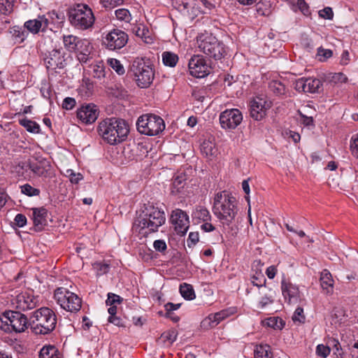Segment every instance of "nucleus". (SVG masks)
<instances>
[{"label":"nucleus","mask_w":358,"mask_h":358,"mask_svg":"<svg viewBox=\"0 0 358 358\" xmlns=\"http://www.w3.org/2000/svg\"><path fill=\"white\" fill-rule=\"evenodd\" d=\"M165 220L164 212L148 203L144 205V209L135 219L132 228L134 231L145 236L157 231Z\"/></svg>","instance_id":"obj_1"},{"label":"nucleus","mask_w":358,"mask_h":358,"mask_svg":"<svg viewBox=\"0 0 358 358\" xmlns=\"http://www.w3.org/2000/svg\"><path fill=\"white\" fill-rule=\"evenodd\" d=\"M129 131V125L122 119L112 117L99 123L98 132L103 139L110 145L124 141Z\"/></svg>","instance_id":"obj_2"},{"label":"nucleus","mask_w":358,"mask_h":358,"mask_svg":"<svg viewBox=\"0 0 358 358\" xmlns=\"http://www.w3.org/2000/svg\"><path fill=\"white\" fill-rule=\"evenodd\" d=\"M237 211L236 199L231 194L223 191L215 194L213 212L223 224H231Z\"/></svg>","instance_id":"obj_3"},{"label":"nucleus","mask_w":358,"mask_h":358,"mask_svg":"<svg viewBox=\"0 0 358 358\" xmlns=\"http://www.w3.org/2000/svg\"><path fill=\"white\" fill-rule=\"evenodd\" d=\"M30 320L29 326L35 334H48L55 329L57 324L55 312L48 307L34 311Z\"/></svg>","instance_id":"obj_4"},{"label":"nucleus","mask_w":358,"mask_h":358,"mask_svg":"<svg viewBox=\"0 0 358 358\" xmlns=\"http://www.w3.org/2000/svg\"><path fill=\"white\" fill-rule=\"evenodd\" d=\"M128 74L141 88L148 87L155 77V72L149 59L143 57H136L133 60Z\"/></svg>","instance_id":"obj_5"},{"label":"nucleus","mask_w":358,"mask_h":358,"mask_svg":"<svg viewBox=\"0 0 358 358\" xmlns=\"http://www.w3.org/2000/svg\"><path fill=\"white\" fill-rule=\"evenodd\" d=\"M199 50L209 57L220 60L227 54L224 44L212 34H203L197 37Z\"/></svg>","instance_id":"obj_6"},{"label":"nucleus","mask_w":358,"mask_h":358,"mask_svg":"<svg viewBox=\"0 0 358 358\" xmlns=\"http://www.w3.org/2000/svg\"><path fill=\"white\" fill-rule=\"evenodd\" d=\"M69 20L74 27L85 30L92 27L94 16L92 9L86 4H77L69 10Z\"/></svg>","instance_id":"obj_7"},{"label":"nucleus","mask_w":358,"mask_h":358,"mask_svg":"<svg viewBox=\"0 0 358 358\" xmlns=\"http://www.w3.org/2000/svg\"><path fill=\"white\" fill-rule=\"evenodd\" d=\"M29 326L27 317L18 311H6L0 317V329L6 332L21 333Z\"/></svg>","instance_id":"obj_8"},{"label":"nucleus","mask_w":358,"mask_h":358,"mask_svg":"<svg viewBox=\"0 0 358 358\" xmlns=\"http://www.w3.org/2000/svg\"><path fill=\"white\" fill-rule=\"evenodd\" d=\"M136 124L138 131L147 136H157L165 129L164 120L159 115L152 113L141 115Z\"/></svg>","instance_id":"obj_9"},{"label":"nucleus","mask_w":358,"mask_h":358,"mask_svg":"<svg viewBox=\"0 0 358 358\" xmlns=\"http://www.w3.org/2000/svg\"><path fill=\"white\" fill-rule=\"evenodd\" d=\"M54 297L61 308L67 311L77 312L81 308V299L66 288H57L55 291Z\"/></svg>","instance_id":"obj_10"},{"label":"nucleus","mask_w":358,"mask_h":358,"mask_svg":"<svg viewBox=\"0 0 358 358\" xmlns=\"http://www.w3.org/2000/svg\"><path fill=\"white\" fill-rule=\"evenodd\" d=\"M128 41V35L123 31L114 29L107 34L103 43L110 50L122 48Z\"/></svg>","instance_id":"obj_11"},{"label":"nucleus","mask_w":358,"mask_h":358,"mask_svg":"<svg viewBox=\"0 0 358 358\" xmlns=\"http://www.w3.org/2000/svg\"><path fill=\"white\" fill-rule=\"evenodd\" d=\"M242 120L243 115L237 108L227 109L220 115V123L224 129H236Z\"/></svg>","instance_id":"obj_12"},{"label":"nucleus","mask_w":358,"mask_h":358,"mask_svg":"<svg viewBox=\"0 0 358 358\" xmlns=\"http://www.w3.org/2000/svg\"><path fill=\"white\" fill-rule=\"evenodd\" d=\"M188 67L190 74L196 78H203L210 73V66L200 55H194L189 61Z\"/></svg>","instance_id":"obj_13"},{"label":"nucleus","mask_w":358,"mask_h":358,"mask_svg":"<svg viewBox=\"0 0 358 358\" xmlns=\"http://www.w3.org/2000/svg\"><path fill=\"white\" fill-rule=\"evenodd\" d=\"M294 89L305 93H319L322 90V83L320 80L313 78H301L294 83Z\"/></svg>","instance_id":"obj_14"},{"label":"nucleus","mask_w":358,"mask_h":358,"mask_svg":"<svg viewBox=\"0 0 358 358\" xmlns=\"http://www.w3.org/2000/svg\"><path fill=\"white\" fill-rule=\"evenodd\" d=\"M44 63L48 69L57 70L64 69L66 65L64 54L61 50L54 49L44 57Z\"/></svg>","instance_id":"obj_15"},{"label":"nucleus","mask_w":358,"mask_h":358,"mask_svg":"<svg viewBox=\"0 0 358 358\" xmlns=\"http://www.w3.org/2000/svg\"><path fill=\"white\" fill-rule=\"evenodd\" d=\"M171 221L174 225V228L178 234L184 235L186 234L189 226V216L187 214L180 210L176 209L173 210L171 215Z\"/></svg>","instance_id":"obj_16"},{"label":"nucleus","mask_w":358,"mask_h":358,"mask_svg":"<svg viewBox=\"0 0 358 358\" xmlns=\"http://www.w3.org/2000/svg\"><path fill=\"white\" fill-rule=\"evenodd\" d=\"M13 303L17 309L25 311L36 308L38 306V299L31 293L25 292L17 294L13 299Z\"/></svg>","instance_id":"obj_17"},{"label":"nucleus","mask_w":358,"mask_h":358,"mask_svg":"<svg viewBox=\"0 0 358 358\" xmlns=\"http://www.w3.org/2000/svg\"><path fill=\"white\" fill-rule=\"evenodd\" d=\"M99 115L96 106L93 103L82 105L77 110L78 118L85 124H92L96 121Z\"/></svg>","instance_id":"obj_18"},{"label":"nucleus","mask_w":358,"mask_h":358,"mask_svg":"<svg viewBox=\"0 0 358 358\" xmlns=\"http://www.w3.org/2000/svg\"><path fill=\"white\" fill-rule=\"evenodd\" d=\"M266 101L263 98L257 96L250 101V113L254 120H262L266 115Z\"/></svg>","instance_id":"obj_19"},{"label":"nucleus","mask_w":358,"mask_h":358,"mask_svg":"<svg viewBox=\"0 0 358 358\" xmlns=\"http://www.w3.org/2000/svg\"><path fill=\"white\" fill-rule=\"evenodd\" d=\"M28 166L34 174L40 177H51L52 173V166L45 159H41L36 162H29Z\"/></svg>","instance_id":"obj_20"},{"label":"nucleus","mask_w":358,"mask_h":358,"mask_svg":"<svg viewBox=\"0 0 358 358\" xmlns=\"http://www.w3.org/2000/svg\"><path fill=\"white\" fill-rule=\"evenodd\" d=\"M76 50L77 51L78 59L83 63H86L92 58V46L90 42L87 39H81L78 41V45Z\"/></svg>","instance_id":"obj_21"},{"label":"nucleus","mask_w":358,"mask_h":358,"mask_svg":"<svg viewBox=\"0 0 358 358\" xmlns=\"http://www.w3.org/2000/svg\"><path fill=\"white\" fill-rule=\"evenodd\" d=\"M33 210V222L35 230L42 231L47 225L48 210L43 208H35Z\"/></svg>","instance_id":"obj_22"},{"label":"nucleus","mask_w":358,"mask_h":358,"mask_svg":"<svg viewBox=\"0 0 358 358\" xmlns=\"http://www.w3.org/2000/svg\"><path fill=\"white\" fill-rule=\"evenodd\" d=\"M48 25V20L44 16H38V19L29 20L24 23V28L33 34H37L41 29L45 30Z\"/></svg>","instance_id":"obj_23"},{"label":"nucleus","mask_w":358,"mask_h":358,"mask_svg":"<svg viewBox=\"0 0 358 358\" xmlns=\"http://www.w3.org/2000/svg\"><path fill=\"white\" fill-rule=\"evenodd\" d=\"M320 280L323 292L327 294H332L334 282L331 273L327 269H324L321 272Z\"/></svg>","instance_id":"obj_24"},{"label":"nucleus","mask_w":358,"mask_h":358,"mask_svg":"<svg viewBox=\"0 0 358 358\" xmlns=\"http://www.w3.org/2000/svg\"><path fill=\"white\" fill-rule=\"evenodd\" d=\"M281 289L285 299H287L289 303L291 301L292 299L296 298L298 296V287H296L292 283L286 282L285 280H282Z\"/></svg>","instance_id":"obj_25"},{"label":"nucleus","mask_w":358,"mask_h":358,"mask_svg":"<svg viewBox=\"0 0 358 358\" xmlns=\"http://www.w3.org/2000/svg\"><path fill=\"white\" fill-rule=\"evenodd\" d=\"M185 184L186 176L185 174L181 173L174 177L171 186V194L176 195L181 192Z\"/></svg>","instance_id":"obj_26"},{"label":"nucleus","mask_w":358,"mask_h":358,"mask_svg":"<svg viewBox=\"0 0 358 358\" xmlns=\"http://www.w3.org/2000/svg\"><path fill=\"white\" fill-rule=\"evenodd\" d=\"M200 148L201 153L206 157L215 156L217 152L215 144L210 140H204Z\"/></svg>","instance_id":"obj_27"},{"label":"nucleus","mask_w":358,"mask_h":358,"mask_svg":"<svg viewBox=\"0 0 358 358\" xmlns=\"http://www.w3.org/2000/svg\"><path fill=\"white\" fill-rule=\"evenodd\" d=\"M39 358H62L59 350L53 345L44 346L39 352Z\"/></svg>","instance_id":"obj_28"},{"label":"nucleus","mask_w":358,"mask_h":358,"mask_svg":"<svg viewBox=\"0 0 358 358\" xmlns=\"http://www.w3.org/2000/svg\"><path fill=\"white\" fill-rule=\"evenodd\" d=\"M255 358H271L272 352L270 345L260 344L256 346L254 352Z\"/></svg>","instance_id":"obj_29"},{"label":"nucleus","mask_w":358,"mask_h":358,"mask_svg":"<svg viewBox=\"0 0 358 358\" xmlns=\"http://www.w3.org/2000/svg\"><path fill=\"white\" fill-rule=\"evenodd\" d=\"M19 124L24 127L27 131L34 134L40 132V126L36 122L24 117L19 120Z\"/></svg>","instance_id":"obj_30"},{"label":"nucleus","mask_w":358,"mask_h":358,"mask_svg":"<svg viewBox=\"0 0 358 358\" xmlns=\"http://www.w3.org/2000/svg\"><path fill=\"white\" fill-rule=\"evenodd\" d=\"M269 90L275 95L280 96L285 94L286 87L280 80H273L268 83Z\"/></svg>","instance_id":"obj_31"},{"label":"nucleus","mask_w":358,"mask_h":358,"mask_svg":"<svg viewBox=\"0 0 358 358\" xmlns=\"http://www.w3.org/2000/svg\"><path fill=\"white\" fill-rule=\"evenodd\" d=\"M10 33L19 43L23 42L28 35V32L25 30L24 27H20L19 26H14L10 28Z\"/></svg>","instance_id":"obj_32"},{"label":"nucleus","mask_w":358,"mask_h":358,"mask_svg":"<svg viewBox=\"0 0 358 358\" xmlns=\"http://www.w3.org/2000/svg\"><path fill=\"white\" fill-rule=\"evenodd\" d=\"M80 40L73 35L64 36L63 37L64 47L69 51H75L78 45V41Z\"/></svg>","instance_id":"obj_33"},{"label":"nucleus","mask_w":358,"mask_h":358,"mask_svg":"<svg viewBox=\"0 0 358 358\" xmlns=\"http://www.w3.org/2000/svg\"><path fill=\"white\" fill-rule=\"evenodd\" d=\"M162 61L165 66L174 67L178 62V56L171 52H164L162 53Z\"/></svg>","instance_id":"obj_34"},{"label":"nucleus","mask_w":358,"mask_h":358,"mask_svg":"<svg viewBox=\"0 0 358 358\" xmlns=\"http://www.w3.org/2000/svg\"><path fill=\"white\" fill-rule=\"evenodd\" d=\"M180 292L186 300H192L195 298L194 290L191 285L187 283L180 285Z\"/></svg>","instance_id":"obj_35"},{"label":"nucleus","mask_w":358,"mask_h":358,"mask_svg":"<svg viewBox=\"0 0 358 358\" xmlns=\"http://www.w3.org/2000/svg\"><path fill=\"white\" fill-rule=\"evenodd\" d=\"M193 217L203 222H208L210 220L211 216L207 208L199 206L194 212Z\"/></svg>","instance_id":"obj_36"},{"label":"nucleus","mask_w":358,"mask_h":358,"mask_svg":"<svg viewBox=\"0 0 358 358\" xmlns=\"http://www.w3.org/2000/svg\"><path fill=\"white\" fill-rule=\"evenodd\" d=\"M135 33L137 36L143 39L146 43H152V38L150 36L149 29L145 26L142 25L141 27H138L135 31Z\"/></svg>","instance_id":"obj_37"},{"label":"nucleus","mask_w":358,"mask_h":358,"mask_svg":"<svg viewBox=\"0 0 358 358\" xmlns=\"http://www.w3.org/2000/svg\"><path fill=\"white\" fill-rule=\"evenodd\" d=\"M251 280L252 285L258 287L265 286L266 282V280L264 274L262 273V271H259V272L256 271L255 274H253L251 277Z\"/></svg>","instance_id":"obj_38"},{"label":"nucleus","mask_w":358,"mask_h":358,"mask_svg":"<svg viewBox=\"0 0 358 358\" xmlns=\"http://www.w3.org/2000/svg\"><path fill=\"white\" fill-rule=\"evenodd\" d=\"M110 66L120 76L124 74L125 69L120 62L114 58H111L108 61Z\"/></svg>","instance_id":"obj_39"},{"label":"nucleus","mask_w":358,"mask_h":358,"mask_svg":"<svg viewBox=\"0 0 358 358\" xmlns=\"http://www.w3.org/2000/svg\"><path fill=\"white\" fill-rule=\"evenodd\" d=\"M176 338L177 332L173 329L164 331L160 336V339L164 343L168 342L169 344H172L176 340Z\"/></svg>","instance_id":"obj_40"},{"label":"nucleus","mask_w":358,"mask_h":358,"mask_svg":"<svg viewBox=\"0 0 358 358\" xmlns=\"http://www.w3.org/2000/svg\"><path fill=\"white\" fill-rule=\"evenodd\" d=\"M328 78L329 82L334 84L343 83H346L348 80L347 76L341 72L330 73Z\"/></svg>","instance_id":"obj_41"},{"label":"nucleus","mask_w":358,"mask_h":358,"mask_svg":"<svg viewBox=\"0 0 358 358\" xmlns=\"http://www.w3.org/2000/svg\"><path fill=\"white\" fill-rule=\"evenodd\" d=\"M266 325L275 329H282L285 326V322L278 317H270L266 320Z\"/></svg>","instance_id":"obj_42"},{"label":"nucleus","mask_w":358,"mask_h":358,"mask_svg":"<svg viewBox=\"0 0 358 358\" xmlns=\"http://www.w3.org/2000/svg\"><path fill=\"white\" fill-rule=\"evenodd\" d=\"M20 188L22 193L29 196H38L40 194V190L37 188L33 187L29 184L22 185Z\"/></svg>","instance_id":"obj_43"},{"label":"nucleus","mask_w":358,"mask_h":358,"mask_svg":"<svg viewBox=\"0 0 358 358\" xmlns=\"http://www.w3.org/2000/svg\"><path fill=\"white\" fill-rule=\"evenodd\" d=\"M216 320V317H213V314H210L201 322V325L204 329L213 328L217 325Z\"/></svg>","instance_id":"obj_44"},{"label":"nucleus","mask_w":358,"mask_h":358,"mask_svg":"<svg viewBox=\"0 0 358 358\" xmlns=\"http://www.w3.org/2000/svg\"><path fill=\"white\" fill-rule=\"evenodd\" d=\"M115 15L120 20L129 22L131 20V15L129 11L125 8H120L115 10Z\"/></svg>","instance_id":"obj_45"},{"label":"nucleus","mask_w":358,"mask_h":358,"mask_svg":"<svg viewBox=\"0 0 358 358\" xmlns=\"http://www.w3.org/2000/svg\"><path fill=\"white\" fill-rule=\"evenodd\" d=\"M333 55V52L329 49H324L322 47L317 48V56L319 57V60L324 62L327 59L330 58Z\"/></svg>","instance_id":"obj_46"},{"label":"nucleus","mask_w":358,"mask_h":358,"mask_svg":"<svg viewBox=\"0 0 358 358\" xmlns=\"http://www.w3.org/2000/svg\"><path fill=\"white\" fill-rule=\"evenodd\" d=\"M330 348L323 344L317 345L316 348V354L322 358H326L330 354Z\"/></svg>","instance_id":"obj_47"},{"label":"nucleus","mask_w":358,"mask_h":358,"mask_svg":"<svg viewBox=\"0 0 358 358\" xmlns=\"http://www.w3.org/2000/svg\"><path fill=\"white\" fill-rule=\"evenodd\" d=\"M296 6L306 16L310 15V10L308 4L305 0H297Z\"/></svg>","instance_id":"obj_48"},{"label":"nucleus","mask_w":358,"mask_h":358,"mask_svg":"<svg viewBox=\"0 0 358 358\" xmlns=\"http://www.w3.org/2000/svg\"><path fill=\"white\" fill-rule=\"evenodd\" d=\"M306 317L303 315V309L301 307H298L292 316V320L294 322L303 323L305 322Z\"/></svg>","instance_id":"obj_49"},{"label":"nucleus","mask_w":358,"mask_h":358,"mask_svg":"<svg viewBox=\"0 0 358 358\" xmlns=\"http://www.w3.org/2000/svg\"><path fill=\"white\" fill-rule=\"evenodd\" d=\"M350 150L352 155L358 159V134L354 135L351 138Z\"/></svg>","instance_id":"obj_50"},{"label":"nucleus","mask_w":358,"mask_h":358,"mask_svg":"<svg viewBox=\"0 0 358 358\" xmlns=\"http://www.w3.org/2000/svg\"><path fill=\"white\" fill-rule=\"evenodd\" d=\"M318 15L321 18L325 20H332L334 18V12L331 7H325L318 12Z\"/></svg>","instance_id":"obj_51"},{"label":"nucleus","mask_w":358,"mask_h":358,"mask_svg":"<svg viewBox=\"0 0 358 358\" xmlns=\"http://www.w3.org/2000/svg\"><path fill=\"white\" fill-rule=\"evenodd\" d=\"M93 76L97 78H102L105 77V69L103 65L95 64L92 66Z\"/></svg>","instance_id":"obj_52"},{"label":"nucleus","mask_w":358,"mask_h":358,"mask_svg":"<svg viewBox=\"0 0 358 358\" xmlns=\"http://www.w3.org/2000/svg\"><path fill=\"white\" fill-rule=\"evenodd\" d=\"M123 301V299L117 294L113 293L108 294V299L106 301L108 306H112L115 303H121Z\"/></svg>","instance_id":"obj_53"},{"label":"nucleus","mask_w":358,"mask_h":358,"mask_svg":"<svg viewBox=\"0 0 358 358\" xmlns=\"http://www.w3.org/2000/svg\"><path fill=\"white\" fill-rule=\"evenodd\" d=\"M180 303H173L171 302H169L166 304H165V316H170V314H173V311L178 309L180 307Z\"/></svg>","instance_id":"obj_54"},{"label":"nucleus","mask_w":358,"mask_h":358,"mask_svg":"<svg viewBox=\"0 0 358 358\" xmlns=\"http://www.w3.org/2000/svg\"><path fill=\"white\" fill-rule=\"evenodd\" d=\"M299 115L301 117V120L302 124L306 127L314 126V120L313 117L307 116L303 114L301 112L299 111Z\"/></svg>","instance_id":"obj_55"},{"label":"nucleus","mask_w":358,"mask_h":358,"mask_svg":"<svg viewBox=\"0 0 358 358\" xmlns=\"http://www.w3.org/2000/svg\"><path fill=\"white\" fill-rule=\"evenodd\" d=\"M14 223L17 227H22L27 223V217L23 214L18 213L15 215Z\"/></svg>","instance_id":"obj_56"},{"label":"nucleus","mask_w":358,"mask_h":358,"mask_svg":"<svg viewBox=\"0 0 358 358\" xmlns=\"http://www.w3.org/2000/svg\"><path fill=\"white\" fill-rule=\"evenodd\" d=\"M199 238L198 232H190L187 240L188 247L194 245L199 241Z\"/></svg>","instance_id":"obj_57"},{"label":"nucleus","mask_w":358,"mask_h":358,"mask_svg":"<svg viewBox=\"0 0 358 358\" xmlns=\"http://www.w3.org/2000/svg\"><path fill=\"white\" fill-rule=\"evenodd\" d=\"M76 105V100L71 97H66L64 99L62 107L66 110H71Z\"/></svg>","instance_id":"obj_58"},{"label":"nucleus","mask_w":358,"mask_h":358,"mask_svg":"<svg viewBox=\"0 0 358 358\" xmlns=\"http://www.w3.org/2000/svg\"><path fill=\"white\" fill-rule=\"evenodd\" d=\"M108 322L112 323L119 327H125L124 322H123V320L120 317H119L116 315L109 316L108 318Z\"/></svg>","instance_id":"obj_59"},{"label":"nucleus","mask_w":358,"mask_h":358,"mask_svg":"<svg viewBox=\"0 0 358 358\" xmlns=\"http://www.w3.org/2000/svg\"><path fill=\"white\" fill-rule=\"evenodd\" d=\"M153 247L155 250L161 252L166 250V244L163 240H156L153 243Z\"/></svg>","instance_id":"obj_60"},{"label":"nucleus","mask_w":358,"mask_h":358,"mask_svg":"<svg viewBox=\"0 0 358 358\" xmlns=\"http://www.w3.org/2000/svg\"><path fill=\"white\" fill-rule=\"evenodd\" d=\"M67 172H71L69 176H70V181L72 183L77 184L83 180V176L80 173H75L73 172L72 170H68Z\"/></svg>","instance_id":"obj_61"},{"label":"nucleus","mask_w":358,"mask_h":358,"mask_svg":"<svg viewBox=\"0 0 358 358\" xmlns=\"http://www.w3.org/2000/svg\"><path fill=\"white\" fill-rule=\"evenodd\" d=\"M229 316L228 312L226 310H223L218 313L213 314V317H216V321L217 322V324L224 319Z\"/></svg>","instance_id":"obj_62"},{"label":"nucleus","mask_w":358,"mask_h":358,"mask_svg":"<svg viewBox=\"0 0 358 358\" xmlns=\"http://www.w3.org/2000/svg\"><path fill=\"white\" fill-rule=\"evenodd\" d=\"M176 3L180 10H188L190 8V4L187 0H176Z\"/></svg>","instance_id":"obj_63"},{"label":"nucleus","mask_w":358,"mask_h":358,"mask_svg":"<svg viewBox=\"0 0 358 358\" xmlns=\"http://www.w3.org/2000/svg\"><path fill=\"white\" fill-rule=\"evenodd\" d=\"M273 301V300L271 299V297L265 295L259 301V305L262 308H263L266 307L267 305L272 303Z\"/></svg>","instance_id":"obj_64"}]
</instances>
